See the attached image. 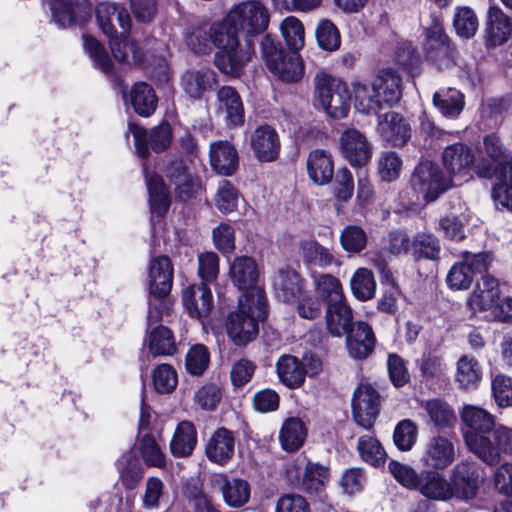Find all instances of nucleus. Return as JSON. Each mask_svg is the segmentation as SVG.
Wrapping results in <instances>:
<instances>
[{"label": "nucleus", "instance_id": "obj_55", "mask_svg": "<svg viewBox=\"0 0 512 512\" xmlns=\"http://www.w3.org/2000/svg\"><path fill=\"white\" fill-rule=\"evenodd\" d=\"M280 80L286 83H295L304 75V64L297 52L290 51V55L279 65L278 72H272Z\"/></svg>", "mask_w": 512, "mask_h": 512}, {"label": "nucleus", "instance_id": "obj_25", "mask_svg": "<svg viewBox=\"0 0 512 512\" xmlns=\"http://www.w3.org/2000/svg\"><path fill=\"white\" fill-rule=\"evenodd\" d=\"M235 451V438L233 433L222 427L217 429L205 447L207 458L216 464L225 465L233 457Z\"/></svg>", "mask_w": 512, "mask_h": 512}, {"label": "nucleus", "instance_id": "obj_35", "mask_svg": "<svg viewBox=\"0 0 512 512\" xmlns=\"http://www.w3.org/2000/svg\"><path fill=\"white\" fill-rule=\"evenodd\" d=\"M130 102L135 113L142 117H149L155 112L158 99L149 84L138 82L131 89Z\"/></svg>", "mask_w": 512, "mask_h": 512}, {"label": "nucleus", "instance_id": "obj_7", "mask_svg": "<svg viewBox=\"0 0 512 512\" xmlns=\"http://www.w3.org/2000/svg\"><path fill=\"white\" fill-rule=\"evenodd\" d=\"M229 278L235 287L244 291L239 300L250 303L267 302L265 290L259 285L260 269L253 257H235L229 266Z\"/></svg>", "mask_w": 512, "mask_h": 512}, {"label": "nucleus", "instance_id": "obj_51", "mask_svg": "<svg viewBox=\"0 0 512 512\" xmlns=\"http://www.w3.org/2000/svg\"><path fill=\"white\" fill-rule=\"evenodd\" d=\"M184 41L195 54H208L212 50L211 28L190 25L184 31Z\"/></svg>", "mask_w": 512, "mask_h": 512}, {"label": "nucleus", "instance_id": "obj_6", "mask_svg": "<svg viewBox=\"0 0 512 512\" xmlns=\"http://www.w3.org/2000/svg\"><path fill=\"white\" fill-rule=\"evenodd\" d=\"M409 184L424 201L434 202L453 186V180L437 163L423 160L415 166Z\"/></svg>", "mask_w": 512, "mask_h": 512}, {"label": "nucleus", "instance_id": "obj_20", "mask_svg": "<svg viewBox=\"0 0 512 512\" xmlns=\"http://www.w3.org/2000/svg\"><path fill=\"white\" fill-rule=\"evenodd\" d=\"M84 48L92 59L94 66L102 71L114 86L121 87L124 92L127 88L121 73L115 69L114 64L103 45L94 37L83 35Z\"/></svg>", "mask_w": 512, "mask_h": 512}, {"label": "nucleus", "instance_id": "obj_24", "mask_svg": "<svg viewBox=\"0 0 512 512\" xmlns=\"http://www.w3.org/2000/svg\"><path fill=\"white\" fill-rule=\"evenodd\" d=\"M378 129L383 140L394 147H403L411 138L410 125L396 112L385 113Z\"/></svg>", "mask_w": 512, "mask_h": 512}, {"label": "nucleus", "instance_id": "obj_53", "mask_svg": "<svg viewBox=\"0 0 512 512\" xmlns=\"http://www.w3.org/2000/svg\"><path fill=\"white\" fill-rule=\"evenodd\" d=\"M424 49L427 60L438 69L448 68L453 63L454 48L450 40L425 44Z\"/></svg>", "mask_w": 512, "mask_h": 512}, {"label": "nucleus", "instance_id": "obj_2", "mask_svg": "<svg viewBox=\"0 0 512 512\" xmlns=\"http://www.w3.org/2000/svg\"><path fill=\"white\" fill-rule=\"evenodd\" d=\"M239 32L228 15L222 22L211 26L212 46L218 48L214 63L222 73L232 77L242 75L246 62L245 52L240 48Z\"/></svg>", "mask_w": 512, "mask_h": 512}, {"label": "nucleus", "instance_id": "obj_19", "mask_svg": "<svg viewBox=\"0 0 512 512\" xmlns=\"http://www.w3.org/2000/svg\"><path fill=\"white\" fill-rule=\"evenodd\" d=\"M209 160L212 169L222 176L234 175L239 167L237 149L227 140H219L210 144Z\"/></svg>", "mask_w": 512, "mask_h": 512}, {"label": "nucleus", "instance_id": "obj_23", "mask_svg": "<svg viewBox=\"0 0 512 512\" xmlns=\"http://www.w3.org/2000/svg\"><path fill=\"white\" fill-rule=\"evenodd\" d=\"M213 483L220 489L224 502L232 508L242 507L250 499L251 488L244 479L228 478L225 474H218L214 477Z\"/></svg>", "mask_w": 512, "mask_h": 512}, {"label": "nucleus", "instance_id": "obj_44", "mask_svg": "<svg viewBox=\"0 0 512 512\" xmlns=\"http://www.w3.org/2000/svg\"><path fill=\"white\" fill-rule=\"evenodd\" d=\"M453 475L455 484L463 490L466 496H472L483 480L480 468L475 463L462 462L456 465Z\"/></svg>", "mask_w": 512, "mask_h": 512}, {"label": "nucleus", "instance_id": "obj_54", "mask_svg": "<svg viewBox=\"0 0 512 512\" xmlns=\"http://www.w3.org/2000/svg\"><path fill=\"white\" fill-rule=\"evenodd\" d=\"M413 247L414 256L417 260L422 258L429 260L439 259L441 251L440 242L437 237L430 233H418L414 238Z\"/></svg>", "mask_w": 512, "mask_h": 512}, {"label": "nucleus", "instance_id": "obj_26", "mask_svg": "<svg viewBox=\"0 0 512 512\" xmlns=\"http://www.w3.org/2000/svg\"><path fill=\"white\" fill-rule=\"evenodd\" d=\"M429 500L444 501L453 496V487L443 474L436 470L420 473L416 489Z\"/></svg>", "mask_w": 512, "mask_h": 512}, {"label": "nucleus", "instance_id": "obj_30", "mask_svg": "<svg viewBox=\"0 0 512 512\" xmlns=\"http://www.w3.org/2000/svg\"><path fill=\"white\" fill-rule=\"evenodd\" d=\"M309 178L317 185H326L334 176L332 155L324 149L310 151L306 161Z\"/></svg>", "mask_w": 512, "mask_h": 512}, {"label": "nucleus", "instance_id": "obj_61", "mask_svg": "<svg viewBox=\"0 0 512 512\" xmlns=\"http://www.w3.org/2000/svg\"><path fill=\"white\" fill-rule=\"evenodd\" d=\"M281 32L290 51L298 52L304 46V27L296 17H287L281 24Z\"/></svg>", "mask_w": 512, "mask_h": 512}, {"label": "nucleus", "instance_id": "obj_59", "mask_svg": "<svg viewBox=\"0 0 512 512\" xmlns=\"http://www.w3.org/2000/svg\"><path fill=\"white\" fill-rule=\"evenodd\" d=\"M329 479L328 469L318 463H307L302 487L308 493H318Z\"/></svg>", "mask_w": 512, "mask_h": 512}, {"label": "nucleus", "instance_id": "obj_39", "mask_svg": "<svg viewBox=\"0 0 512 512\" xmlns=\"http://www.w3.org/2000/svg\"><path fill=\"white\" fill-rule=\"evenodd\" d=\"M306 432L301 419L296 417L286 419L279 433L282 448L287 452L298 450L304 443Z\"/></svg>", "mask_w": 512, "mask_h": 512}, {"label": "nucleus", "instance_id": "obj_49", "mask_svg": "<svg viewBox=\"0 0 512 512\" xmlns=\"http://www.w3.org/2000/svg\"><path fill=\"white\" fill-rule=\"evenodd\" d=\"M149 350L153 355H173L177 346L172 331L163 325L155 327L149 335Z\"/></svg>", "mask_w": 512, "mask_h": 512}, {"label": "nucleus", "instance_id": "obj_56", "mask_svg": "<svg viewBox=\"0 0 512 512\" xmlns=\"http://www.w3.org/2000/svg\"><path fill=\"white\" fill-rule=\"evenodd\" d=\"M262 56L268 70L272 72H278L279 65L281 64L286 56L290 55L280 43L276 42L270 35H266L262 42Z\"/></svg>", "mask_w": 512, "mask_h": 512}, {"label": "nucleus", "instance_id": "obj_42", "mask_svg": "<svg viewBox=\"0 0 512 512\" xmlns=\"http://www.w3.org/2000/svg\"><path fill=\"white\" fill-rule=\"evenodd\" d=\"M159 440V433H146L140 437L139 451L147 466L162 468L166 464V457Z\"/></svg>", "mask_w": 512, "mask_h": 512}, {"label": "nucleus", "instance_id": "obj_22", "mask_svg": "<svg viewBox=\"0 0 512 512\" xmlns=\"http://www.w3.org/2000/svg\"><path fill=\"white\" fill-rule=\"evenodd\" d=\"M442 162L450 174L448 177H465L474 162L473 150L464 143L447 146L442 153Z\"/></svg>", "mask_w": 512, "mask_h": 512}, {"label": "nucleus", "instance_id": "obj_8", "mask_svg": "<svg viewBox=\"0 0 512 512\" xmlns=\"http://www.w3.org/2000/svg\"><path fill=\"white\" fill-rule=\"evenodd\" d=\"M493 441L485 435L465 433L468 449L489 465L499 462L500 454L512 455V428L498 425L493 430Z\"/></svg>", "mask_w": 512, "mask_h": 512}, {"label": "nucleus", "instance_id": "obj_21", "mask_svg": "<svg viewBox=\"0 0 512 512\" xmlns=\"http://www.w3.org/2000/svg\"><path fill=\"white\" fill-rule=\"evenodd\" d=\"M217 112L224 116L229 127L244 123V106L241 96L232 86H222L216 93Z\"/></svg>", "mask_w": 512, "mask_h": 512}, {"label": "nucleus", "instance_id": "obj_13", "mask_svg": "<svg viewBox=\"0 0 512 512\" xmlns=\"http://www.w3.org/2000/svg\"><path fill=\"white\" fill-rule=\"evenodd\" d=\"M95 12L100 29L110 39L129 33L131 18L124 7L115 3L102 2L96 6Z\"/></svg>", "mask_w": 512, "mask_h": 512}, {"label": "nucleus", "instance_id": "obj_48", "mask_svg": "<svg viewBox=\"0 0 512 512\" xmlns=\"http://www.w3.org/2000/svg\"><path fill=\"white\" fill-rule=\"evenodd\" d=\"M483 146L487 157L495 164L500 165L502 171H504V167L510 168L512 165V153L497 134L491 133L486 135L483 139Z\"/></svg>", "mask_w": 512, "mask_h": 512}, {"label": "nucleus", "instance_id": "obj_14", "mask_svg": "<svg viewBox=\"0 0 512 512\" xmlns=\"http://www.w3.org/2000/svg\"><path fill=\"white\" fill-rule=\"evenodd\" d=\"M343 157L353 167H363L372 157V144L357 129H347L340 136Z\"/></svg>", "mask_w": 512, "mask_h": 512}, {"label": "nucleus", "instance_id": "obj_16", "mask_svg": "<svg viewBox=\"0 0 512 512\" xmlns=\"http://www.w3.org/2000/svg\"><path fill=\"white\" fill-rule=\"evenodd\" d=\"M346 348L350 357L356 360L367 359L374 351L376 337L372 327L364 321H357L346 334Z\"/></svg>", "mask_w": 512, "mask_h": 512}, {"label": "nucleus", "instance_id": "obj_38", "mask_svg": "<svg viewBox=\"0 0 512 512\" xmlns=\"http://www.w3.org/2000/svg\"><path fill=\"white\" fill-rule=\"evenodd\" d=\"M483 113L488 127L499 128L512 115V93L488 99Z\"/></svg>", "mask_w": 512, "mask_h": 512}, {"label": "nucleus", "instance_id": "obj_10", "mask_svg": "<svg viewBox=\"0 0 512 512\" xmlns=\"http://www.w3.org/2000/svg\"><path fill=\"white\" fill-rule=\"evenodd\" d=\"M463 260L455 263L447 274V284L453 290L468 289L476 275L487 273L492 256L488 252L471 253L464 251Z\"/></svg>", "mask_w": 512, "mask_h": 512}, {"label": "nucleus", "instance_id": "obj_27", "mask_svg": "<svg viewBox=\"0 0 512 512\" xmlns=\"http://www.w3.org/2000/svg\"><path fill=\"white\" fill-rule=\"evenodd\" d=\"M353 319V311L347 304L346 299L327 306L326 328L331 336H344L356 324Z\"/></svg>", "mask_w": 512, "mask_h": 512}, {"label": "nucleus", "instance_id": "obj_3", "mask_svg": "<svg viewBox=\"0 0 512 512\" xmlns=\"http://www.w3.org/2000/svg\"><path fill=\"white\" fill-rule=\"evenodd\" d=\"M174 269L170 258L160 255L151 259L148 268V324L161 320L164 313L168 314V296L172 289Z\"/></svg>", "mask_w": 512, "mask_h": 512}, {"label": "nucleus", "instance_id": "obj_63", "mask_svg": "<svg viewBox=\"0 0 512 512\" xmlns=\"http://www.w3.org/2000/svg\"><path fill=\"white\" fill-rule=\"evenodd\" d=\"M238 191L234 185L228 180L219 182L215 204L216 207L224 214L230 213L237 208Z\"/></svg>", "mask_w": 512, "mask_h": 512}, {"label": "nucleus", "instance_id": "obj_18", "mask_svg": "<svg viewBox=\"0 0 512 512\" xmlns=\"http://www.w3.org/2000/svg\"><path fill=\"white\" fill-rule=\"evenodd\" d=\"M217 84L218 76L209 67L188 70L181 77V86L184 92L195 100H199L205 93L213 91Z\"/></svg>", "mask_w": 512, "mask_h": 512}, {"label": "nucleus", "instance_id": "obj_1", "mask_svg": "<svg viewBox=\"0 0 512 512\" xmlns=\"http://www.w3.org/2000/svg\"><path fill=\"white\" fill-rule=\"evenodd\" d=\"M402 79L393 69H383L371 83H358L354 86L355 107L370 115L377 114L385 107L396 104L402 96Z\"/></svg>", "mask_w": 512, "mask_h": 512}, {"label": "nucleus", "instance_id": "obj_5", "mask_svg": "<svg viewBox=\"0 0 512 512\" xmlns=\"http://www.w3.org/2000/svg\"><path fill=\"white\" fill-rule=\"evenodd\" d=\"M268 316V302H246L239 300L237 311L230 312L226 319V330L229 338L237 346L246 345L256 338L260 321Z\"/></svg>", "mask_w": 512, "mask_h": 512}, {"label": "nucleus", "instance_id": "obj_32", "mask_svg": "<svg viewBox=\"0 0 512 512\" xmlns=\"http://www.w3.org/2000/svg\"><path fill=\"white\" fill-rule=\"evenodd\" d=\"M277 298L285 303L294 301L301 295L303 279L300 274L291 268L279 269L273 280Z\"/></svg>", "mask_w": 512, "mask_h": 512}, {"label": "nucleus", "instance_id": "obj_33", "mask_svg": "<svg viewBox=\"0 0 512 512\" xmlns=\"http://www.w3.org/2000/svg\"><path fill=\"white\" fill-rule=\"evenodd\" d=\"M460 416L464 424L471 429L467 433L484 435L493 431L496 427L495 417L485 409L478 406H464Z\"/></svg>", "mask_w": 512, "mask_h": 512}, {"label": "nucleus", "instance_id": "obj_43", "mask_svg": "<svg viewBox=\"0 0 512 512\" xmlns=\"http://www.w3.org/2000/svg\"><path fill=\"white\" fill-rule=\"evenodd\" d=\"M126 35L116 36L110 39V48L114 58L118 62L127 64H139L142 62L144 54L138 44L130 40Z\"/></svg>", "mask_w": 512, "mask_h": 512}, {"label": "nucleus", "instance_id": "obj_41", "mask_svg": "<svg viewBox=\"0 0 512 512\" xmlns=\"http://www.w3.org/2000/svg\"><path fill=\"white\" fill-rule=\"evenodd\" d=\"M313 278L315 291L327 306L345 299L342 285L335 276L322 273L314 275Z\"/></svg>", "mask_w": 512, "mask_h": 512}, {"label": "nucleus", "instance_id": "obj_15", "mask_svg": "<svg viewBox=\"0 0 512 512\" xmlns=\"http://www.w3.org/2000/svg\"><path fill=\"white\" fill-rule=\"evenodd\" d=\"M456 459V447L452 439L444 435L431 437L424 449L421 461L433 469H444Z\"/></svg>", "mask_w": 512, "mask_h": 512}, {"label": "nucleus", "instance_id": "obj_60", "mask_svg": "<svg viewBox=\"0 0 512 512\" xmlns=\"http://www.w3.org/2000/svg\"><path fill=\"white\" fill-rule=\"evenodd\" d=\"M315 35L319 46L323 50L335 51L340 47V33L330 20L322 19L319 21Z\"/></svg>", "mask_w": 512, "mask_h": 512}, {"label": "nucleus", "instance_id": "obj_34", "mask_svg": "<svg viewBox=\"0 0 512 512\" xmlns=\"http://www.w3.org/2000/svg\"><path fill=\"white\" fill-rule=\"evenodd\" d=\"M197 444V432L193 423L182 421L178 424L170 442L174 457H187L192 454Z\"/></svg>", "mask_w": 512, "mask_h": 512}, {"label": "nucleus", "instance_id": "obj_17", "mask_svg": "<svg viewBox=\"0 0 512 512\" xmlns=\"http://www.w3.org/2000/svg\"><path fill=\"white\" fill-rule=\"evenodd\" d=\"M251 148L255 157L261 162H271L280 153V139L277 131L270 125L257 127L250 138Z\"/></svg>", "mask_w": 512, "mask_h": 512}, {"label": "nucleus", "instance_id": "obj_37", "mask_svg": "<svg viewBox=\"0 0 512 512\" xmlns=\"http://www.w3.org/2000/svg\"><path fill=\"white\" fill-rule=\"evenodd\" d=\"M433 104L443 116L456 118L464 108V95L455 88H443L434 93Z\"/></svg>", "mask_w": 512, "mask_h": 512}, {"label": "nucleus", "instance_id": "obj_36", "mask_svg": "<svg viewBox=\"0 0 512 512\" xmlns=\"http://www.w3.org/2000/svg\"><path fill=\"white\" fill-rule=\"evenodd\" d=\"M486 32L487 41L492 46L502 45L508 40L511 34L510 23L501 9L497 7L489 9Z\"/></svg>", "mask_w": 512, "mask_h": 512}, {"label": "nucleus", "instance_id": "obj_40", "mask_svg": "<svg viewBox=\"0 0 512 512\" xmlns=\"http://www.w3.org/2000/svg\"><path fill=\"white\" fill-rule=\"evenodd\" d=\"M117 469L122 485L129 490L134 489L143 477V467L133 452L124 453L117 460Z\"/></svg>", "mask_w": 512, "mask_h": 512}, {"label": "nucleus", "instance_id": "obj_58", "mask_svg": "<svg viewBox=\"0 0 512 512\" xmlns=\"http://www.w3.org/2000/svg\"><path fill=\"white\" fill-rule=\"evenodd\" d=\"M453 27L462 38H471L478 29V18L469 7H459L454 15Z\"/></svg>", "mask_w": 512, "mask_h": 512}, {"label": "nucleus", "instance_id": "obj_31", "mask_svg": "<svg viewBox=\"0 0 512 512\" xmlns=\"http://www.w3.org/2000/svg\"><path fill=\"white\" fill-rule=\"evenodd\" d=\"M482 282H477L468 303L472 308L488 310L500 301L498 280L486 273L481 275Z\"/></svg>", "mask_w": 512, "mask_h": 512}, {"label": "nucleus", "instance_id": "obj_50", "mask_svg": "<svg viewBox=\"0 0 512 512\" xmlns=\"http://www.w3.org/2000/svg\"><path fill=\"white\" fill-rule=\"evenodd\" d=\"M353 295L360 301L373 298L376 291V282L372 271L366 268H359L350 280Z\"/></svg>", "mask_w": 512, "mask_h": 512}, {"label": "nucleus", "instance_id": "obj_62", "mask_svg": "<svg viewBox=\"0 0 512 512\" xmlns=\"http://www.w3.org/2000/svg\"><path fill=\"white\" fill-rule=\"evenodd\" d=\"M417 426L409 419L400 421L393 433V441L400 451H409L417 440Z\"/></svg>", "mask_w": 512, "mask_h": 512}, {"label": "nucleus", "instance_id": "obj_12", "mask_svg": "<svg viewBox=\"0 0 512 512\" xmlns=\"http://www.w3.org/2000/svg\"><path fill=\"white\" fill-rule=\"evenodd\" d=\"M380 395L374 386H357L352 397L354 421L364 429L370 430L378 416Z\"/></svg>", "mask_w": 512, "mask_h": 512}, {"label": "nucleus", "instance_id": "obj_45", "mask_svg": "<svg viewBox=\"0 0 512 512\" xmlns=\"http://www.w3.org/2000/svg\"><path fill=\"white\" fill-rule=\"evenodd\" d=\"M357 451L364 462L374 467L383 465L387 458L386 451L379 440L371 435L359 437Z\"/></svg>", "mask_w": 512, "mask_h": 512}, {"label": "nucleus", "instance_id": "obj_47", "mask_svg": "<svg viewBox=\"0 0 512 512\" xmlns=\"http://www.w3.org/2000/svg\"><path fill=\"white\" fill-rule=\"evenodd\" d=\"M276 371L282 384H303V365L293 355H282L276 363Z\"/></svg>", "mask_w": 512, "mask_h": 512}, {"label": "nucleus", "instance_id": "obj_28", "mask_svg": "<svg viewBox=\"0 0 512 512\" xmlns=\"http://www.w3.org/2000/svg\"><path fill=\"white\" fill-rule=\"evenodd\" d=\"M182 300L188 313L196 318L206 317L213 307L211 289L206 283L184 290Z\"/></svg>", "mask_w": 512, "mask_h": 512}, {"label": "nucleus", "instance_id": "obj_52", "mask_svg": "<svg viewBox=\"0 0 512 512\" xmlns=\"http://www.w3.org/2000/svg\"><path fill=\"white\" fill-rule=\"evenodd\" d=\"M300 247L305 263L326 267L334 261V256L329 249L315 240L303 241Z\"/></svg>", "mask_w": 512, "mask_h": 512}, {"label": "nucleus", "instance_id": "obj_57", "mask_svg": "<svg viewBox=\"0 0 512 512\" xmlns=\"http://www.w3.org/2000/svg\"><path fill=\"white\" fill-rule=\"evenodd\" d=\"M342 248L351 254L362 252L367 245V234L360 226L348 225L340 234Z\"/></svg>", "mask_w": 512, "mask_h": 512}, {"label": "nucleus", "instance_id": "obj_64", "mask_svg": "<svg viewBox=\"0 0 512 512\" xmlns=\"http://www.w3.org/2000/svg\"><path fill=\"white\" fill-rule=\"evenodd\" d=\"M209 359V351L204 345H194L186 355V369L191 375H201L208 367Z\"/></svg>", "mask_w": 512, "mask_h": 512}, {"label": "nucleus", "instance_id": "obj_4", "mask_svg": "<svg viewBox=\"0 0 512 512\" xmlns=\"http://www.w3.org/2000/svg\"><path fill=\"white\" fill-rule=\"evenodd\" d=\"M314 105L331 118H345L351 107L347 84L329 74L317 73L314 79Z\"/></svg>", "mask_w": 512, "mask_h": 512}, {"label": "nucleus", "instance_id": "obj_46", "mask_svg": "<svg viewBox=\"0 0 512 512\" xmlns=\"http://www.w3.org/2000/svg\"><path fill=\"white\" fill-rule=\"evenodd\" d=\"M433 424L439 428H452L457 417L452 407L441 399H432L423 404Z\"/></svg>", "mask_w": 512, "mask_h": 512}, {"label": "nucleus", "instance_id": "obj_29", "mask_svg": "<svg viewBox=\"0 0 512 512\" xmlns=\"http://www.w3.org/2000/svg\"><path fill=\"white\" fill-rule=\"evenodd\" d=\"M151 210L159 216L166 214L171 205V196L162 176L143 168Z\"/></svg>", "mask_w": 512, "mask_h": 512}, {"label": "nucleus", "instance_id": "obj_9", "mask_svg": "<svg viewBox=\"0 0 512 512\" xmlns=\"http://www.w3.org/2000/svg\"><path fill=\"white\" fill-rule=\"evenodd\" d=\"M228 19L246 36L262 34L269 24L267 8L257 0H246L234 5Z\"/></svg>", "mask_w": 512, "mask_h": 512}, {"label": "nucleus", "instance_id": "obj_11", "mask_svg": "<svg viewBox=\"0 0 512 512\" xmlns=\"http://www.w3.org/2000/svg\"><path fill=\"white\" fill-rule=\"evenodd\" d=\"M129 132L134 137L135 150L141 159L149 157L150 149L155 153L165 151L172 142V129L167 122H163L150 130H146L135 123H129Z\"/></svg>", "mask_w": 512, "mask_h": 512}]
</instances>
